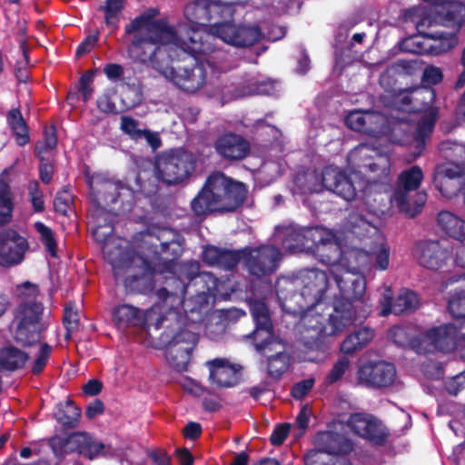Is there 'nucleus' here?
I'll return each instance as SVG.
<instances>
[{
	"label": "nucleus",
	"mask_w": 465,
	"mask_h": 465,
	"mask_svg": "<svg viewBox=\"0 0 465 465\" xmlns=\"http://www.w3.org/2000/svg\"><path fill=\"white\" fill-rule=\"evenodd\" d=\"M223 250L216 248L214 246H209L204 249L203 253V261L210 264L218 266L219 261L222 259Z\"/></svg>",
	"instance_id": "obj_55"
},
{
	"label": "nucleus",
	"mask_w": 465,
	"mask_h": 465,
	"mask_svg": "<svg viewBox=\"0 0 465 465\" xmlns=\"http://www.w3.org/2000/svg\"><path fill=\"white\" fill-rule=\"evenodd\" d=\"M347 220L339 235L323 227L286 229L275 237L282 240V247L290 252H312L322 263L329 265L331 273L341 294L361 298L365 293V278L359 275L371 265L369 252L358 248L357 237L347 228Z\"/></svg>",
	"instance_id": "obj_2"
},
{
	"label": "nucleus",
	"mask_w": 465,
	"mask_h": 465,
	"mask_svg": "<svg viewBox=\"0 0 465 465\" xmlns=\"http://www.w3.org/2000/svg\"><path fill=\"white\" fill-rule=\"evenodd\" d=\"M250 311L255 322L252 336L256 351L266 353L275 351L268 356V372L273 378H279L288 369V359L283 353L284 344L272 333V325L269 311L262 301L251 300Z\"/></svg>",
	"instance_id": "obj_12"
},
{
	"label": "nucleus",
	"mask_w": 465,
	"mask_h": 465,
	"mask_svg": "<svg viewBox=\"0 0 465 465\" xmlns=\"http://www.w3.org/2000/svg\"><path fill=\"white\" fill-rule=\"evenodd\" d=\"M347 161L350 177L332 165L321 172L322 191H331L346 201L353 200L357 191L362 192L369 213L382 214L385 209L374 207L372 203L379 180L389 176V157L383 150L362 143L349 153Z\"/></svg>",
	"instance_id": "obj_6"
},
{
	"label": "nucleus",
	"mask_w": 465,
	"mask_h": 465,
	"mask_svg": "<svg viewBox=\"0 0 465 465\" xmlns=\"http://www.w3.org/2000/svg\"><path fill=\"white\" fill-rule=\"evenodd\" d=\"M455 262L458 266L465 268V239L459 242L456 246Z\"/></svg>",
	"instance_id": "obj_64"
},
{
	"label": "nucleus",
	"mask_w": 465,
	"mask_h": 465,
	"mask_svg": "<svg viewBox=\"0 0 465 465\" xmlns=\"http://www.w3.org/2000/svg\"><path fill=\"white\" fill-rule=\"evenodd\" d=\"M18 305L14 310L10 325L13 339L23 346L40 342L48 326L44 318V305L38 300L39 290L35 284L25 282L16 287Z\"/></svg>",
	"instance_id": "obj_8"
},
{
	"label": "nucleus",
	"mask_w": 465,
	"mask_h": 465,
	"mask_svg": "<svg viewBox=\"0 0 465 465\" xmlns=\"http://www.w3.org/2000/svg\"><path fill=\"white\" fill-rule=\"evenodd\" d=\"M465 385V373H460L452 378L447 384V391L450 394L456 395Z\"/></svg>",
	"instance_id": "obj_59"
},
{
	"label": "nucleus",
	"mask_w": 465,
	"mask_h": 465,
	"mask_svg": "<svg viewBox=\"0 0 465 465\" xmlns=\"http://www.w3.org/2000/svg\"><path fill=\"white\" fill-rule=\"evenodd\" d=\"M13 210L8 186L0 183V225L6 223L10 218Z\"/></svg>",
	"instance_id": "obj_45"
},
{
	"label": "nucleus",
	"mask_w": 465,
	"mask_h": 465,
	"mask_svg": "<svg viewBox=\"0 0 465 465\" xmlns=\"http://www.w3.org/2000/svg\"><path fill=\"white\" fill-rule=\"evenodd\" d=\"M34 228L39 234L40 240L45 245L46 252L52 257H55L57 245L51 228L44 224L42 222H35L34 223Z\"/></svg>",
	"instance_id": "obj_41"
},
{
	"label": "nucleus",
	"mask_w": 465,
	"mask_h": 465,
	"mask_svg": "<svg viewBox=\"0 0 465 465\" xmlns=\"http://www.w3.org/2000/svg\"><path fill=\"white\" fill-rule=\"evenodd\" d=\"M391 118L399 121L397 127H391L394 123L381 114L371 111H352L346 117V124L352 130L387 141L389 133L396 129L403 130L401 123L403 118L398 115H391Z\"/></svg>",
	"instance_id": "obj_18"
},
{
	"label": "nucleus",
	"mask_w": 465,
	"mask_h": 465,
	"mask_svg": "<svg viewBox=\"0 0 465 465\" xmlns=\"http://www.w3.org/2000/svg\"><path fill=\"white\" fill-rule=\"evenodd\" d=\"M57 143V139L55 135V130L53 126L45 129V138L43 141H40L35 145V152L37 156L44 155L47 153L49 151L53 150Z\"/></svg>",
	"instance_id": "obj_48"
},
{
	"label": "nucleus",
	"mask_w": 465,
	"mask_h": 465,
	"mask_svg": "<svg viewBox=\"0 0 465 465\" xmlns=\"http://www.w3.org/2000/svg\"><path fill=\"white\" fill-rule=\"evenodd\" d=\"M247 190L243 183L234 182L216 172L209 175L203 189L192 201L197 215L212 212H229L237 209L245 200Z\"/></svg>",
	"instance_id": "obj_9"
},
{
	"label": "nucleus",
	"mask_w": 465,
	"mask_h": 465,
	"mask_svg": "<svg viewBox=\"0 0 465 465\" xmlns=\"http://www.w3.org/2000/svg\"><path fill=\"white\" fill-rule=\"evenodd\" d=\"M432 7L419 5L408 9L402 19L406 25L419 27L431 26H454L461 25L465 20V5L461 3H450L441 5V10H437L438 15L431 16Z\"/></svg>",
	"instance_id": "obj_14"
},
{
	"label": "nucleus",
	"mask_w": 465,
	"mask_h": 465,
	"mask_svg": "<svg viewBox=\"0 0 465 465\" xmlns=\"http://www.w3.org/2000/svg\"><path fill=\"white\" fill-rule=\"evenodd\" d=\"M262 31H181L174 44L176 52L168 54L164 64H156L163 77L180 89L194 93L206 83L207 72L203 64H194L195 54L212 50L209 41L221 40L235 47L253 45L262 35Z\"/></svg>",
	"instance_id": "obj_5"
},
{
	"label": "nucleus",
	"mask_w": 465,
	"mask_h": 465,
	"mask_svg": "<svg viewBox=\"0 0 465 465\" xmlns=\"http://www.w3.org/2000/svg\"><path fill=\"white\" fill-rule=\"evenodd\" d=\"M215 150L223 158L239 160L247 155L250 146L241 135L229 133L216 140Z\"/></svg>",
	"instance_id": "obj_30"
},
{
	"label": "nucleus",
	"mask_w": 465,
	"mask_h": 465,
	"mask_svg": "<svg viewBox=\"0 0 465 465\" xmlns=\"http://www.w3.org/2000/svg\"><path fill=\"white\" fill-rule=\"evenodd\" d=\"M422 180V170L419 166H412L401 172L399 175L395 191H401L409 195L412 191H416L419 188Z\"/></svg>",
	"instance_id": "obj_37"
},
{
	"label": "nucleus",
	"mask_w": 465,
	"mask_h": 465,
	"mask_svg": "<svg viewBox=\"0 0 465 465\" xmlns=\"http://www.w3.org/2000/svg\"><path fill=\"white\" fill-rule=\"evenodd\" d=\"M227 14L232 15V7H221L216 3H205L204 1H196L195 3L189 4L184 8L185 17L194 25L208 26V22L211 20L213 14Z\"/></svg>",
	"instance_id": "obj_29"
},
{
	"label": "nucleus",
	"mask_w": 465,
	"mask_h": 465,
	"mask_svg": "<svg viewBox=\"0 0 465 465\" xmlns=\"http://www.w3.org/2000/svg\"><path fill=\"white\" fill-rule=\"evenodd\" d=\"M244 264L249 272L257 277L273 272L281 260V252L272 245L246 248Z\"/></svg>",
	"instance_id": "obj_21"
},
{
	"label": "nucleus",
	"mask_w": 465,
	"mask_h": 465,
	"mask_svg": "<svg viewBox=\"0 0 465 465\" xmlns=\"http://www.w3.org/2000/svg\"><path fill=\"white\" fill-rule=\"evenodd\" d=\"M438 223L450 236L462 241L465 239V221L450 212H441L438 215Z\"/></svg>",
	"instance_id": "obj_35"
},
{
	"label": "nucleus",
	"mask_w": 465,
	"mask_h": 465,
	"mask_svg": "<svg viewBox=\"0 0 465 465\" xmlns=\"http://www.w3.org/2000/svg\"><path fill=\"white\" fill-rule=\"evenodd\" d=\"M395 377L394 365L386 361L368 362L361 366L357 372L358 382L367 387L391 385Z\"/></svg>",
	"instance_id": "obj_23"
},
{
	"label": "nucleus",
	"mask_w": 465,
	"mask_h": 465,
	"mask_svg": "<svg viewBox=\"0 0 465 465\" xmlns=\"http://www.w3.org/2000/svg\"><path fill=\"white\" fill-rule=\"evenodd\" d=\"M52 350L53 348L49 344L45 342L40 343L32 365L33 373L38 374L43 371L48 361Z\"/></svg>",
	"instance_id": "obj_47"
},
{
	"label": "nucleus",
	"mask_w": 465,
	"mask_h": 465,
	"mask_svg": "<svg viewBox=\"0 0 465 465\" xmlns=\"http://www.w3.org/2000/svg\"><path fill=\"white\" fill-rule=\"evenodd\" d=\"M372 218L367 219L361 213H352L347 218V230L357 237L358 248L367 252L371 256V265L368 269H362L359 275L363 276V272L376 268L380 271H385L390 265L391 248L385 241L381 232L379 220L372 213H370Z\"/></svg>",
	"instance_id": "obj_10"
},
{
	"label": "nucleus",
	"mask_w": 465,
	"mask_h": 465,
	"mask_svg": "<svg viewBox=\"0 0 465 465\" xmlns=\"http://www.w3.org/2000/svg\"><path fill=\"white\" fill-rule=\"evenodd\" d=\"M293 183L294 193H320L322 191L321 173L313 170L298 173Z\"/></svg>",
	"instance_id": "obj_33"
},
{
	"label": "nucleus",
	"mask_w": 465,
	"mask_h": 465,
	"mask_svg": "<svg viewBox=\"0 0 465 465\" xmlns=\"http://www.w3.org/2000/svg\"><path fill=\"white\" fill-rule=\"evenodd\" d=\"M464 174V169L456 163H448L440 166L434 177V183L442 194L450 196L443 191V184L449 181L459 178Z\"/></svg>",
	"instance_id": "obj_39"
},
{
	"label": "nucleus",
	"mask_w": 465,
	"mask_h": 465,
	"mask_svg": "<svg viewBox=\"0 0 465 465\" xmlns=\"http://www.w3.org/2000/svg\"><path fill=\"white\" fill-rule=\"evenodd\" d=\"M181 387L187 392L200 396L203 392V387L195 380L184 376L179 381Z\"/></svg>",
	"instance_id": "obj_54"
},
{
	"label": "nucleus",
	"mask_w": 465,
	"mask_h": 465,
	"mask_svg": "<svg viewBox=\"0 0 465 465\" xmlns=\"http://www.w3.org/2000/svg\"><path fill=\"white\" fill-rule=\"evenodd\" d=\"M121 130L128 134L132 139L138 140L143 138L144 130L139 128V122L131 116H122Z\"/></svg>",
	"instance_id": "obj_50"
},
{
	"label": "nucleus",
	"mask_w": 465,
	"mask_h": 465,
	"mask_svg": "<svg viewBox=\"0 0 465 465\" xmlns=\"http://www.w3.org/2000/svg\"><path fill=\"white\" fill-rule=\"evenodd\" d=\"M348 425L359 436L377 444L381 443L387 436L382 424L371 415L352 414L348 420Z\"/></svg>",
	"instance_id": "obj_27"
},
{
	"label": "nucleus",
	"mask_w": 465,
	"mask_h": 465,
	"mask_svg": "<svg viewBox=\"0 0 465 465\" xmlns=\"http://www.w3.org/2000/svg\"><path fill=\"white\" fill-rule=\"evenodd\" d=\"M413 255L420 266L430 270L440 269L449 259L448 251L435 241L418 242Z\"/></svg>",
	"instance_id": "obj_26"
},
{
	"label": "nucleus",
	"mask_w": 465,
	"mask_h": 465,
	"mask_svg": "<svg viewBox=\"0 0 465 465\" xmlns=\"http://www.w3.org/2000/svg\"><path fill=\"white\" fill-rule=\"evenodd\" d=\"M78 322L79 319L77 312L74 309L71 303H68L64 308V324L66 329L65 339H70L72 331L78 327Z\"/></svg>",
	"instance_id": "obj_51"
},
{
	"label": "nucleus",
	"mask_w": 465,
	"mask_h": 465,
	"mask_svg": "<svg viewBox=\"0 0 465 465\" xmlns=\"http://www.w3.org/2000/svg\"><path fill=\"white\" fill-rule=\"evenodd\" d=\"M72 203V195L67 192L64 191L59 193L54 199V209L56 212L66 214Z\"/></svg>",
	"instance_id": "obj_53"
},
{
	"label": "nucleus",
	"mask_w": 465,
	"mask_h": 465,
	"mask_svg": "<svg viewBox=\"0 0 465 465\" xmlns=\"http://www.w3.org/2000/svg\"><path fill=\"white\" fill-rule=\"evenodd\" d=\"M244 252H246V249L239 252L223 250L218 267H222L226 270L233 268L241 259L244 261Z\"/></svg>",
	"instance_id": "obj_52"
},
{
	"label": "nucleus",
	"mask_w": 465,
	"mask_h": 465,
	"mask_svg": "<svg viewBox=\"0 0 465 465\" xmlns=\"http://www.w3.org/2000/svg\"><path fill=\"white\" fill-rule=\"evenodd\" d=\"M435 98L434 91L430 88L419 87L409 91H403L398 94L393 100V106L395 110L401 112H411L422 110L418 108L416 105L411 106L412 103H418L420 100H428L431 103Z\"/></svg>",
	"instance_id": "obj_31"
},
{
	"label": "nucleus",
	"mask_w": 465,
	"mask_h": 465,
	"mask_svg": "<svg viewBox=\"0 0 465 465\" xmlns=\"http://www.w3.org/2000/svg\"><path fill=\"white\" fill-rule=\"evenodd\" d=\"M442 78L441 72L438 67L428 66L425 68L422 75V81L425 84H436Z\"/></svg>",
	"instance_id": "obj_56"
},
{
	"label": "nucleus",
	"mask_w": 465,
	"mask_h": 465,
	"mask_svg": "<svg viewBox=\"0 0 465 465\" xmlns=\"http://www.w3.org/2000/svg\"><path fill=\"white\" fill-rule=\"evenodd\" d=\"M80 415V411L71 402L60 404L54 412L56 420L65 426H73Z\"/></svg>",
	"instance_id": "obj_42"
},
{
	"label": "nucleus",
	"mask_w": 465,
	"mask_h": 465,
	"mask_svg": "<svg viewBox=\"0 0 465 465\" xmlns=\"http://www.w3.org/2000/svg\"><path fill=\"white\" fill-rule=\"evenodd\" d=\"M124 0H106L101 9L104 13L106 26H115L119 21L121 11L124 7Z\"/></svg>",
	"instance_id": "obj_43"
},
{
	"label": "nucleus",
	"mask_w": 465,
	"mask_h": 465,
	"mask_svg": "<svg viewBox=\"0 0 465 465\" xmlns=\"http://www.w3.org/2000/svg\"><path fill=\"white\" fill-rule=\"evenodd\" d=\"M104 407L101 401H94L91 402L85 411V414L89 419H94L104 412Z\"/></svg>",
	"instance_id": "obj_63"
},
{
	"label": "nucleus",
	"mask_w": 465,
	"mask_h": 465,
	"mask_svg": "<svg viewBox=\"0 0 465 465\" xmlns=\"http://www.w3.org/2000/svg\"><path fill=\"white\" fill-rule=\"evenodd\" d=\"M209 381L216 388H230L239 382L240 365L227 358H216L205 363Z\"/></svg>",
	"instance_id": "obj_24"
},
{
	"label": "nucleus",
	"mask_w": 465,
	"mask_h": 465,
	"mask_svg": "<svg viewBox=\"0 0 465 465\" xmlns=\"http://www.w3.org/2000/svg\"><path fill=\"white\" fill-rule=\"evenodd\" d=\"M91 196L98 207L104 208L121 201V211L128 210L134 197V192L120 182H113L103 174L87 176Z\"/></svg>",
	"instance_id": "obj_17"
},
{
	"label": "nucleus",
	"mask_w": 465,
	"mask_h": 465,
	"mask_svg": "<svg viewBox=\"0 0 465 465\" xmlns=\"http://www.w3.org/2000/svg\"><path fill=\"white\" fill-rule=\"evenodd\" d=\"M438 109L436 107H429L425 110L424 115L419 122L414 139L418 147H422L425 138L432 132L434 124L438 118Z\"/></svg>",
	"instance_id": "obj_38"
},
{
	"label": "nucleus",
	"mask_w": 465,
	"mask_h": 465,
	"mask_svg": "<svg viewBox=\"0 0 465 465\" xmlns=\"http://www.w3.org/2000/svg\"><path fill=\"white\" fill-rule=\"evenodd\" d=\"M282 165L277 162H265L257 172V178L262 180L264 178V184L271 183L276 177L281 174Z\"/></svg>",
	"instance_id": "obj_46"
},
{
	"label": "nucleus",
	"mask_w": 465,
	"mask_h": 465,
	"mask_svg": "<svg viewBox=\"0 0 465 465\" xmlns=\"http://www.w3.org/2000/svg\"><path fill=\"white\" fill-rule=\"evenodd\" d=\"M194 170L193 155L182 149L173 150L158 158L156 176L167 184L185 180Z\"/></svg>",
	"instance_id": "obj_19"
},
{
	"label": "nucleus",
	"mask_w": 465,
	"mask_h": 465,
	"mask_svg": "<svg viewBox=\"0 0 465 465\" xmlns=\"http://www.w3.org/2000/svg\"><path fill=\"white\" fill-rule=\"evenodd\" d=\"M245 94H273V84L271 82L268 83H261L256 84L254 88L250 89L249 91L244 93Z\"/></svg>",
	"instance_id": "obj_62"
},
{
	"label": "nucleus",
	"mask_w": 465,
	"mask_h": 465,
	"mask_svg": "<svg viewBox=\"0 0 465 465\" xmlns=\"http://www.w3.org/2000/svg\"><path fill=\"white\" fill-rule=\"evenodd\" d=\"M157 14V9H147L132 22L129 29H170L167 19L156 18Z\"/></svg>",
	"instance_id": "obj_36"
},
{
	"label": "nucleus",
	"mask_w": 465,
	"mask_h": 465,
	"mask_svg": "<svg viewBox=\"0 0 465 465\" xmlns=\"http://www.w3.org/2000/svg\"><path fill=\"white\" fill-rule=\"evenodd\" d=\"M374 337V331L363 327L348 335L341 344V351L351 354L366 346Z\"/></svg>",
	"instance_id": "obj_34"
},
{
	"label": "nucleus",
	"mask_w": 465,
	"mask_h": 465,
	"mask_svg": "<svg viewBox=\"0 0 465 465\" xmlns=\"http://www.w3.org/2000/svg\"><path fill=\"white\" fill-rule=\"evenodd\" d=\"M428 38L418 34L405 39L402 43V48L413 53H422L430 50L435 54H439L448 51L458 43L456 34L453 32L449 34L447 37H438L437 40H434V44H428Z\"/></svg>",
	"instance_id": "obj_28"
},
{
	"label": "nucleus",
	"mask_w": 465,
	"mask_h": 465,
	"mask_svg": "<svg viewBox=\"0 0 465 465\" xmlns=\"http://www.w3.org/2000/svg\"><path fill=\"white\" fill-rule=\"evenodd\" d=\"M411 346L419 354L449 352L462 347L456 323L441 324L426 330L412 340Z\"/></svg>",
	"instance_id": "obj_15"
},
{
	"label": "nucleus",
	"mask_w": 465,
	"mask_h": 465,
	"mask_svg": "<svg viewBox=\"0 0 465 465\" xmlns=\"http://www.w3.org/2000/svg\"><path fill=\"white\" fill-rule=\"evenodd\" d=\"M276 291L282 309L300 317V340L312 351H324L327 338L365 319L372 306L369 301L341 294L331 270L303 269L295 279H278Z\"/></svg>",
	"instance_id": "obj_1"
},
{
	"label": "nucleus",
	"mask_w": 465,
	"mask_h": 465,
	"mask_svg": "<svg viewBox=\"0 0 465 465\" xmlns=\"http://www.w3.org/2000/svg\"><path fill=\"white\" fill-rule=\"evenodd\" d=\"M29 359V355L14 345L0 348V371H14L22 369Z\"/></svg>",
	"instance_id": "obj_32"
},
{
	"label": "nucleus",
	"mask_w": 465,
	"mask_h": 465,
	"mask_svg": "<svg viewBox=\"0 0 465 465\" xmlns=\"http://www.w3.org/2000/svg\"><path fill=\"white\" fill-rule=\"evenodd\" d=\"M420 304L417 294L410 290L400 291L396 300L392 302V291L387 288L380 301V315L387 316L392 312L401 314L416 310Z\"/></svg>",
	"instance_id": "obj_25"
},
{
	"label": "nucleus",
	"mask_w": 465,
	"mask_h": 465,
	"mask_svg": "<svg viewBox=\"0 0 465 465\" xmlns=\"http://www.w3.org/2000/svg\"><path fill=\"white\" fill-rule=\"evenodd\" d=\"M199 263L190 262L183 271L190 279L186 285L188 298L178 307V326L162 328L161 343L167 346L166 359L176 371H185L192 351L198 341V329L213 307L216 297L226 294L224 284L211 272H199Z\"/></svg>",
	"instance_id": "obj_3"
},
{
	"label": "nucleus",
	"mask_w": 465,
	"mask_h": 465,
	"mask_svg": "<svg viewBox=\"0 0 465 465\" xmlns=\"http://www.w3.org/2000/svg\"><path fill=\"white\" fill-rule=\"evenodd\" d=\"M111 226H104L97 222L92 229L96 241L103 242L104 258L113 267L117 281L122 282L131 291L145 292L153 288V274L162 272L160 262L169 260L162 258L167 248L177 244L173 239L175 232L166 227H151L135 236L134 242L143 255H134L127 248L124 239L112 234Z\"/></svg>",
	"instance_id": "obj_4"
},
{
	"label": "nucleus",
	"mask_w": 465,
	"mask_h": 465,
	"mask_svg": "<svg viewBox=\"0 0 465 465\" xmlns=\"http://www.w3.org/2000/svg\"><path fill=\"white\" fill-rule=\"evenodd\" d=\"M313 380L309 379L297 383L292 390V395L296 399L305 396L312 388Z\"/></svg>",
	"instance_id": "obj_58"
},
{
	"label": "nucleus",
	"mask_w": 465,
	"mask_h": 465,
	"mask_svg": "<svg viewBox=\"0 0 465 465\" xmlns=\"http://www.w3.org/2000/svg\"><path fill=\"white\" fill-rule=\"evenodd\" d=\"M350 366L349 359L342 357L339 359L332 366L330 372L326 375L325 382L327 384H333L340 381L345 372L348 371Z\"/></svg>",
	"instance_id": "obj_49"
},
{
	"label": "nucleus",
	"mask_w": 465,
	"mask_h": 465,
	"mask_svg": "<svg viewBox=\"0 0 465 465\" xmlns=\"http://www.w3.org/2000/svg\"><path fill=\"white\" fill-rule=\"evenodd\" d=\"M178 283L175 292L162 288L157 291L158 302L146 312H142L138 308L130 304L118 305L113 312V320L119 329L131 325L144 323L148 329L160 331L162 328L178 326V307L186 293V286L181 280H174Z\"/></svg>",
	"instance_id": "obj_7"
},
{
	"label": "nucleus",
	"mask_w": 465,
	"mask_h": 465,
	"mask_svg": "<svg viewBox=\"0 0 465 465\" xmlns=\"http://www.w3.org/2000/svg\"><path fill=\"white\" fill-rule=\"evenodd\" d=\"M387 187L388 177L385 180H379L372 203L374 207H381L385 210L384 213L379 216L373 213L377 218H381L386 213L388 210V200H390L391 203L395 205L400 210V212L411 217L417 215L426 202V193L422 192L415 193L413 195L414 198L412 197L411 193L407 195L406 193L401 191H395L392 195H388L385 193Z\"/></svg>",
	"instance_id": "obj_20"
},
{
	"label": "nucleus",
	"mask_w": 465,
	"mask_h": 465,
	"mask_svg": "<svg viewBox=\"0 0 465 465\" xmlns=\"http://www.w3.org/2000/svg\"><path fill=\"white\" fill-rule=\"evenodd\" d=\"M289 432V425L282 424L278 426L271 436V441L273 445H281L286 439Z\"/></svg>",
	"instance_id": "obj_60"
},
{
	"label": "nucleus",
	"mask_w": 465,
	"mask_h": 465,
	"mask_svg": "<svg viewBox=\"0 0 465 465\" xmlns=\"http://www.w3.org/2000/svg\"><path fill=\"white\" fill-rule=\"evenodd\" d=\"M315 443L318 450L307 453L305 465H351L345 457L338 456L352 449L345 436L331 430L322 431L317 434Z\"/></svg>",
	"instance_id": "obj_13"
},
{
	"label": "nucleus",
	"mask_w": 465,
	"mask_h": 465,
	"mask_svg": "<svg viewBox=\"0 0 465 465\" xmlns=\"http://www.w3.org/2000/svg\"><path fill=\"white\" fill-rule=\"evenodd\" d=\"M181 31H127L125 39L131 41L128 54L140 63H149L155 70L156 64H164L168 54L176 52Z\"/></svg>",
	"instance_id": "obj_11"
},
{
	"label": "nucleus",
	"mask_w": 465,
	"mask_h": 465,
	"mask_svg": "<svg viewBox=\"0 0 465 465\" xmlns=\"http://www.w3.org/2000/svg\"><path fill=\"white\" fill-rule=\"evenodd\" d=\"M98 41L97 32L92 33L78 45L76 49V55L81 56L92 50Z\"/></svg>",
	"instance_id": "obj_57"
},
{
	"label": "nucleus",
	"mask_w": 465,
	"mask_h": 465,
	"mask_svg": "<svg viewBox=\"0 0 465 465\" xmlns=\"http://www.w3.org/2000/svg\"><path fill=\"white\" fill-rule=\"evenodd\" d=\"M449 310L456 318L455 323L465 320V291L457 292L451 296L449 301Z\"/></svg>",
	"instance_id": "obj_44"
},
{
	"label": "nucleus",
	"mask_w": 465,
	"mask_h": 465,
	"mask_svg": "<svg viewBox=\"0 0 465 465\" xmlns=\"http://www.w3.org/2000/svg\"><path fill=\"white\" fill-rule=\"evenodd\" d=\"M50 446L56 456L77 451L89 460L112 454L110 445H106L85 432H74L67 437L55 436Z\"/></svg>",
	"instance_id": "obj_16"
},
{
	"label": "nucleus",
	"mask_w": 465,
	"mask_h": 465,
	"mask_svg": "<svg viewBox=\"0 0 465 465\" xmlns=\"http://www.w3.org/2000/svg\"><path fill=\"white\" fill-rule=\"evenodd\" d=\"M38 157L41 161L40 170H39L41 180L44 183H48L52 178L53 166L50 163L45 161V158L44 155H41Z\"/></svg>",
	"instance_id": "obj_61"
},
{
	"label": "nucleus",
	"mask_w": 465,
	"mask_h": 465,
	"mask_svg": "<svg viewBox=\"0 0 465 465\" xmlns=\"http://www.w3.org/2000/svg\"><path fill=\"white\" fill-rule=\"evenodd\" d=\"M8 123L15 135L17 144L22 146L27 143L29 141L27 127L19 110L13 109L9 112Z\"/></svg>",
	"instance_id": "obj_40"
},
{
	"label": "nucleus",
	"mask_w": 465,
	"mask_h": 465,
	"mask_svg": "<svg viewBox=\"0 0 465 465\" xmlns=\"http://www.w3.org/2000/svg\"><path fill=\"white\" fill-rule=\"evenodd\" d=\"M28 249L27 240L17 232H0V266L9 268L20 264Z\"/></svg>",
	"instance_id": "obj_22"
}]
</instances>
